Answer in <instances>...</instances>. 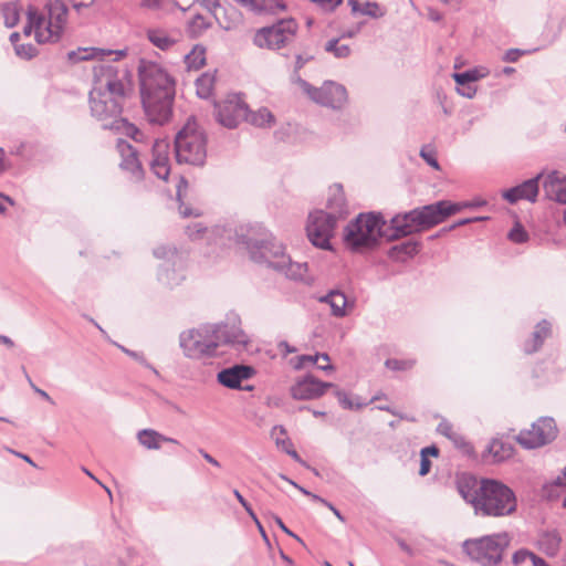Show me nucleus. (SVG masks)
Segmentation results:
<instances>
[{"instance_id":"f257e3e1","label":"nucleus","mask_w":566,"mask_h":566,"mask_svg":"<svg viewBox=\"0 0 566 566\" xmlns=\"http://www.w3.org/2000/svg\"><path fill=\"white\" fill-rule=\"evenodd\" d=\"M2 13L4 24L13 28L18 24L22 13L27 15L28 23L23 32L30 35L34 32L38 43H57L67 23L69 9L62 0H48L43 12H40L31 2L9 1L3 3Z\"/></svg>"},{"instance_id":"f03ea898","label":"nucleus","mask_w":566,"mask_h":566,"mask_svg":"<svg viewBox=\"0 0 566 566\" xmlns=\"http://www.w3.org/2000/svg\"><path fill=\"white\" fill-rule=\"evenodd\" d=\"M179 342L187 357L201 359L216 355L218 347L223 344L238 352L248 350L250 337L241 328L240 317L232 314L226 322L202 324L182 332Z\"/></svg>"},{"instance_id":"7ed1b4c3","label":"nucleus","mask_w":566,"mask_h":566,"mask_svg":"<svg viewBox=\"0 0 566 566\" xmlns=\"http://www.w3.org/2000/svg\"><path fill=\"white\" fill-rule=\"evenodd\" d=\"M245 244L254 262L265 263L290 280L312 283L313 279L307 273V263L293 262L285 253L283 244L272 235L261 240L248 239Z\"/></svg>"},{"instance_id":"20e7f679","label":"nucleus","mask_w":566,"mask_h":566,"mask_svg":"<svg viewBox=\"0 0 566 566\" xmlns=\"http://www.w3.org/2000/svg\"><path fill=\"white\" fill-rule=\"evenodd\" d=\"M396 218L397 214L387 224L379 213H360L345 228L344 240L346 245L353 251H360L373 248L380 238L391 241L407 237L408 234H398V231H396L394 224Z\"/></svg>"},{"instance_id":"39448f33","label":"nucleus","mask_w":566,"mask_h":566,"mask_svg":"<svg viewBox=\"0 0 566 566\" xmlns=\"http://www.w3.org/2000/svg\"><path fill=\"white\" fill-rule=\"evenodd\" d=\"M472 206V202L452 203L441 200L397 214V218L394 220L395 229L398 231V234L421 232L441 223L447 217L459 212L462 208Z\"/></svg>"},{"instance_id":"423d86ee","label":"nucleus","mask_w":566,"mask_h":566,"mask_svg":"<svg viewBox=\"0 0 566 566\" xmlns=\"http://www.w3.org/2000/svg\"><path fill=\"white\" fill-rule=\"evenodd\" d=\"M480 491L476 514L501 517L515 512L517 506L515 493L504 483L492 479H482Z\"/></svg>"},{"instance_id":"0eeeda50","label":"nucleus","mask_w":566,"mask_h":566,"mask_svg":"<svg viewBox=\"0 0 566 566\" xmlns=\"http://www.w3.org/2000/svg\"><path fill=\"white\" fill-rule=\"evenodd\" d=\"M178 164L201 167L207 159V134L193 118H189L175 137Z\"/></svg>"},{"instance_id":"6e6552de","label":"nucleus","mask_w":566,"mask_h":566,"mask_svg":"<svg viewBox=\"0 0 566 566\" xmlns=\"http://www.w3.org/2000/svg\"><path fill=\"white\" fill-rule=\"evenodd\" d=\"M510 543L511 536L509 533L500 532L465 539L462 549L473 562L481 566H496L502 562L503 554Z\"/></svg>"},{"instance_id":"1a4fd4ad","label":"nucleus","mask_w":566,"mask_h":566,"mask_svg":"<svg viewBox=\"0 0 566 566\" xmlns=\"http://www.w3.org/2000/svg\"><path fill=\"white\" fill-rule=\"evenodd\" d=\"M128 72L114 64H98L94 67L93 96H114L125 98L127 95Z\"/></svg>"},{"instance_id":"9d476101","label":"nucleus","mask_w":566,"mask_h":566,"mask_svg":"<svg viewBox=\"0 0 566 566\" xmlns=\"http://www.w3.org/2000/svg\"><path fill=\"white\" fill-rule=\"evenodd\" d=\"M139 81L142 96H175L174 78L157 63L143 62Z\"/></svg>"},{"instance_id":"9b49d317","label":"nucleus","mask_w":566,"mask_h":566,"mask_svg":"<svg viewBox=\"0 0 566 566\" xmlns=\"http://www.w3.org/2000/svg\"><path fill=\"white\" fill-rule=\"evenodd\" d=\"M294 81L313 102L319 105L340 109L347 103V90L339 83L325 81L321 87H314L298 75L294 77Z\"/></svg>"},{"instance_id":"f8f14e48","label":"nucleus","mask_w":566,"mask_h":566,"mask_svg":"<svg viewBox=\"0 0 566 566\" xmlns=\"http://www.w3.org/2000/svg\"><path fill=\"white\" fill-rule=\"evenodd\" d=\"M125 98H117L114 96H93L90 93V108L91 114L102 124V128L116 130L119 127L118 123L125 120L122 117L123 105Z\"/></svg>"},{"instance_id":"ddd939ff","label":"nucleus","mask_w":566,"mask_h":566,"mask_svg":"<svg viewBox=\"0 0 566 566\" xmlns=\"http://www.w3.org/2000/svg\"><path fill=\"white\" fill-rule=\"evenodd\" d=\"M297 24L295 20H281L276 24L259 30L253 41L259 48L279 50L294 39Z\"/></svg>"},{"instance_id":"4468645a","label":"nucleus","mask_w":566,"mask_h":566,"mask_svg":"<svg viewBox=\"0 0 566 566\" xmlns=\"http://www.w3.org/2000/svg\"><path fill=\"white\" fill-rule=\"evenodd\" d=\"M337 220L334 214H328L324 210H316L308 216L306 232L308 240L313 245L319 249L329 250L331 238L334 234Z\"/></svg>"},{"instance_id":"2eb2a0df","label":"nucleus","mask_w":566,"mask_h":566,"mask_svg":"<svg viewBox=\"0 0 566 566\" xmlns=\"http://www.w3.org/2000/svg\"><path fill=\"white\" fill-rule=\"evenodd\" d=\"M556 436L555 420L549 417H542L530 429L522 430L516 440L525 449H536L551 443Z\"/></svg>"},{"instance_id":"dca6fc26","label":"nucleus","mask_w":566,"mask_h":566,"mask_svg":"<svg viewBox=\"0 0 566 566\" xmlns=\"http://www.w3.org/2000/svg\"><path fill=\"white\" fill-rule=\"evenodd\" d=\"M217 120L227 128H235L247 117V104L239 95H230L216 104Z\"/></svg>"},{"instance_id":"f3484780","label":"nucleus","mask_w":566,"mask_h":566,"mask_svg":"<svg viewBox=\"0 0 566 566\" xmlns=\"http://www.w3.org/2000/svg\"><path fill=\"white\" fill-rule=\"evenodd\" d=\"M175 96H142L145 114L150 124L165 125L172 115Z\"/></svg>"},{"instance_id":"a211bd4d","label":"nucleus","mask_w":566,"mask_h":566,"mask_svg":"<svg viewBox=\"0 0 566 566\" xmlns=\"http://www.w3.org/2000/svg\"><path fill=\"white\" fill-rule=\"evenodd\" d=\"M116 148L120 156V169L127 174L130 180H143L145 170L139 159L140 149L135 148L124 139H118Z\"/></svg>"},{"instance_id":"6ab92c4d","label":"nucleus","mask_w":566,"mask_h":566,"mask_svg":"<svg viewBox=\"0 0 566 566\" xmlns=\"http://www.w3.org/2000/svg\"><path fill=\"white\" fill-rule=\"evenodd\" d=\"M154 255L157 259H163L167 264L161 265L158 271V280L167 285L178 284L181 276L177 273L176 266L180 265V256L175 247L159 245L154 249Z\"/></svg>"},{"instance_id":"aec40b11","label":"nucleus","mask_w":566,"mask_h":566,"mask_svg":"<svg viewBox=\"0 0 566 566\" xmlns=\"http://www.w3.org/2000/svg\"><path fill=\"white\" fill-rule=\"evenodd\" d=\"M150 155V170L157 178L167 180L170 174L168 140L165 138L153 139Z\"/></svg>"},{"instance_id":"412c9836","label":"nucleus","mask_w":566,"mask_h":566,"mask_svg":"<svg viewBox=\"0 0 566 566\" xmlns=\"http://www.w3.org/2000/svg\"><path fill=\"white\" fill-rule=\"evenodd\" d=\"M334 384L321 381L312 375L305 376L291 387V395L296 400H312L322 397Z\"/></svg>"},{"instance_id":"4be33fe9","label":"nucleus","mask_w":566,"mask_h":566,"mask_svg":"<svg viewBox=\"0 0 566 566\" xmlns=\"http://www.w3.org/2000/svg\"><path fill=\"white\" fill-rule=\"evenodd\" d=\"M255 374L252 366L237 364L231 367L223 368L217 374V380L229 389L252 390V386L242 387L243 380L250 379Z\"/></svg>"},{"instance_id":"5701e85b","label":"nucleus","mask_w":566,"mask_h":566,"mask_svg":"<svg viewBox=\"0 0 566 566\" xmlns=\"http://www.w3.org/2000/svg\"><path fill=\"white\" fill-rule=\"evenodd\" d=\"M543 174H538L534 178L527 179L522 184L512 187L503 192V198L510 203H515L521 199L535 202L539 190V180Z\"/></svg>"},{"instance_id":"b1692460","label":"nucleus","mask_w":566,"mask_h":566,"mask_svg":"<svg viewBox=\"0 0 566 566\" xmlns=\"http://www.w3.org/2000/svg\"><path fill=\"white\" fill-rule=\"evenodd\" d=\"M148 41L161 51H168L180 42L182 34L178 29L151 27L146 30Z\"/></svg>"},{"instance_id":"393cba45","label":"nucleus","mask_w":566,"mask_h":566,"mask_svg":"<svg viewBox=\"0 0 566 566\" xmlns=\"http://www.w3.org/2000/svg\"><path fill=\"white\" fill-rule=\"evenodd\" d=\"M326 208L328 211L325 212L328 214H334L335 220H338L339 218H343L347 214V203L342 185L335 184L329 187Z\"/></svg>"},{"instance_id":"a878e982","label":"nucleus","mask_w":566,"mask_h":566,"mask_svg":"<svg viewBox=\"0 0 566 566\" xmlns=\"http://www.w3.org/2000/svg\"><path fill=\"white\" fill-rule=\"evenodd\" d=\"M480 482L481 480L479 481L472 475L464 474L458 479L457 483L460 495L465 502L473 505L474 511L476 510V504L481 496Z\"/></svg>"},{"instance_id":"bb28decb","label":"nucleus","mask_w":566,"mask_h":566,"mask_svg":"<svg viewBox=\"0 0 566 566\" xmlns=\"http://www.w3.org/2000/svg\"><path fill=\"white\" fill-rule=\"evenodd\" d=\"M136 438L139 444L147 450H159L161 443H179L175 438L164 436L154 429H142L137 432Z\"/></svg>"},{"instance_id":"cd10ccee","label":"nucleus","mask_w":566,"mask_h":566,"mask_svg":"<svg viewBox=\"0 0 566 566\" xmlns=\"http://www.w3.org/2000/svg\"><path fill=\"white\" fill-rule=\"evenodd\" d=\"M214 18L219 25L227 31L237 29L243 22L242 13L231 4L216 10Z\"/></svg>"},{"instance_id":"c85d7f7f","label":"nucleus","mask_w":566,"mask_h":566,"mask_svg":"<svg viewBox=\"0 0 566 566\" xmlns=\"http://www.w3.org/2000/svg\"><path fill=\"white\" fill-rule=\"evenodd\" d=\"M552 334V325L546 319L541 321L536 324L531 339L524 344V352L526 354H533L537 352L544 344L545 339Z\"/></svg>"},{"instance_id":"c756f323","label":"nucleus","mask_w":566,"mask_h":566,"mask_svg":"<svg viewBox=\"0 0 566 566\" xmlns=\"http://www.w3.org/2000/svg\"><path fill=\"white\" fill-rule=\"evenodd\" d=\"M562 537L557 531H546L539 534L537 547L548 557H554L560 549Z\"/></svg>"},{"instance_id":"7c9ffc66","label":"nucleus","mask_w":566,"mask_h":566,"mask_svg":"<svg viewBox=\"0 0 566 566\" xmlns=\"http://www.w3.org/2000/svg\"><path fill=\"white\" fill-rule=\"evenodd\" d=\"M319 302L328 304L332 310V315L335 317H344L347 315V297L338 290L329 291L326 295L319 297Z\"/></svg>"},{"instance_id":"2f4dec72","label":"nucleus","mask_w":566,"mask_h":566,"mask_svg":"<svg viewBox=\"0 0 566 566\" xmlns=\"http://www.w3.org/2000/svg\"><path fill=\"white\" fill-rule=\"evenodd\" d=\"M106 54L107 55L116 54L115 60H118L120 56H124L126 53H125V51H116V52L107 51L106 52L102 49H96V48H80L76 51L69 52L67 57L71 62L75 63V62H80V61L93 60V59H96L99 56H104Z\"/></svg>"},{"instance_id":"473e14b6","label":"nucleus","mask_w":566,"mask_h":566,"mask_svg":"<svg viewBox=\"0 0 566 566\" xmlns=\"http://www.w3.org/2000/svg\"><path fill=\"white\" fill-rule=\"evenodd\" d=\"M565 182H566V177H560L558 171L549 172L543 182V189H544L545 196L549 200L557 201L558 196H559V190L563 189Z\"/></svg>"},{"instance_id":"72a5a7b5","label":"nucleus","mask_w":566,"mask_h":566,"mask_svg":"<svg viewBox=\"0 0 566 566\" xmlns=\"http://www.w3.org/2000/svg\"><path fill=\"white\" fill-rule=\"evenodd\" d=\"M489 455L493 462H502L513 454V447L510 442H505L501 439H493L486 449Z\"/></svg>"},{"instance_id":"f704fd0d","label":"nucleus","mask_w":566,"mask_h":566,"mask_svg":"<svg viewBox=\"0 0 566 566\" xmlns=\"http://www.w3.org/2000/svg\"><path fill=\"white\" fill-rule=\"evenodd\" d=\"M421 244L418 241H406L401 244L395 245L389 251V256L398 261H406L415 256L420 251Z\"/></svg>"},{"instance_id":"c9c22d12","label":"nucleus","mask_w":566,"mask_h":566,"mask_svg":"<svg viewBox=\"0 0 566 566\" xmlns=\"http://www.w3.org/2000/svg\"><path fill=\"white\" fill-rule=\"evenodd\" d=\"M119 127L115 130L130 137L135 143L147 145L150 142L145 132L136 127L134 124L125 120L117 122Z\"/></svg>"},{"instance_id":"e433bc0d","label":"nucleus","mask_w":566,"mask_h":566,"mask_svg":"<svg viewBox=\"0 0 566 566\" xmlns=\"http://www.w3.org/2000/svg\"><path fill=\"white\" fill-rule=\"evenodd\" d=\"M189 184L185 178H180L177 185V200L179 202V213L181 217L187 218L190 216H199L200 211L195 212L191 208L185 205V200L188 198Z\"/></svg>"},{"instance_id":"4c0bfd02","label":"nucleus","mask_w":566,"mask_h":566,"mask_svg":"<svg viewBox=\"0 0 566 566\" xmlns=\"http://www.w3.org/2000/svg\"><path fill=\"white\" fill-rule=\"evenodd\" d=\"M258 127L271 126L274 123V115L268 108H260L258 112L249 113L247 109L245 119Z\"/></svg>"},{"instance_id":"58836bf2","label":"nucleus","mask_w":566,"mask_h":566,"mask_svg":"<svg viewBox=\"0 0 566 566\" xmlns=\"http://www.w3.org/2000/svg\"><path fill=\"white\" fill-rule=\"evenodd\" d=\"M206 63V50L196 45L191 52L185 55V64L188 70H199Z\"/></svg>"},{"instance_id":"ea45409f","label":"nucleus","mask_w":566,"mask_h":566,"mask_svg":"<svg viewBox=\"0 0 566 566\" xmlns=\"http://www.w3.org/2000/svg\"><path fill=\"white\" fill-rule=\"evenodd\" d=\"M214 85V75L210 73H203L196 81V92L200 98H208L212 94Z\"/></svg>"},{"instance_id":"a19ab883","label":"nucleus","mask_w":566,"mask_h":566,"mask_svg":"<svg viewBox=\"0 0 566 566\" xmlns=\"http://www.w3.org/2000/svg\"><path fill=\"white\" fill-rule=\"evenodd\" d=\"M325 51L332 53L337 59H345L350 55V48L346 44H339V39H331L325 44Z\"/></svg>"},{"instance_id":"79ce46f5","label":"nucleus","mask_w":566,"mask_h":566,"mask_svg":"<svg viewBox=\"0 0 566 566\" xmlns=\"http://www.w3.org/2000/svg\"><path fill=\"white\" fill-rule=\"evenodd\" d=\"M416 363L415 358H388L385 361V366L392 371H408L415 367Z\"/></svg>"},{"instance_id":"37998d69","label":"nucleus","mask_w":566,"mask_h":566,"mask_svg":"<svg viewBox=\"0 0 566 566\" xmlns=\"http://www.w3.org/2000/svg\"><path fill=\"white\" fill-rule=\"evenodd\" d=\"M335 396L339 402V405L344 408V409H348V410H353V409H356V410H359L361 409L364 406H366L367 403L366 402H359V401H354L349 395L347 392H345L344 390H340V389H336L335 390ZM356 400H358V397H356Z\"/></svg>"},{"instance_id":"c03bdc74","label":"nucleus","mask_w":566,"mask_h":566,"mask_svg":"<svg viewBox=\"0 0 566 566\" xmlns=\"http://www.w3.org/2000/svg\"><path fill=\"white\" fill-rule=\"evenodd\" d=\"M210 230L202 222H193L186 228V233L191 240L209 238Z\"/></svg>"},{"instance_id":"a18cd8bd","label":"nucleus","mask_w":566,"mask_h":566,"mask_svg":"<svg viewBox=\"0 0 566 566\" xmlns=\"http://www.w3.org/2000/svg\"><path fill=\"white\" fill-rule=\"evenodd\" d=\"M123 353H125L127 356H129L130 358H133L134 360L138 361L140 365L145 366L146 368H149L150 370H153L156 375H159L158 370L153 366L150 365L147 359L145 358L144 354L143 353H139V352H135V350H130L128 348H126L125 346L120 345V344H117V343H114Z\"/></svg>"},{"instance_id":"49530a36","label":"nucleus","mask_w":566,"mask_h":566,"mask_svg":"<svg viewBox=\"0 0 566 566\" xmlns=\"http://www.w3.org/2000/svg\"><path fill=\"white\" fill-rule=\"evenodd\" d=\"M437 431H438L440 434H442V436H444V437L449 438L450 440H452V441H453L454 443H457V444L460 442V440H462V437H461L460 434H458L457 432H454V431H453V427H452V424H451L448 420H446V419H443V420L438 424V427H437Z\"/></svg>"},{"instance_id":"de8ad7c7","label":"nucleus","mask_w":566,"mask_h":566,"mask_svg":"<svg viewBox=\"0 0 566 566\" xmlns=\"http://www.w3.org/2000/svg\"><path fill=\"white\" fill-rule=\"evenodd\" d=\"M453 78L458 85L465 86L471 82L478 81L479 74L476 70H469L461 73H453Z\"/></svg>"},{"instance_id":"09e8293b","label":"nucleus","mask_w":566,"mask_h":566,"mask_svg":"<svg viewBox=\"0 0 566 566\" xmlns=\"http://www.w3.org/2000/svg\"><path fill=\"white\" fill-rule=\"evenodd\" d=\"M536 558H541V557L535 555L534 553L530 552L528 549L522 548V549L516 551L513 554L512 562L514 565L518 566V565L525 563L527 559H531L532 564L534 566Z\"/></svg>"},{"instance_id":"8fccbe9b","label":"nucleus","mask_w":566,"mask_h":566,"mask_svg":"<svg viewBox=\"0 0 566 566\" xmlns=\"http://www.w3.org/2000/svg\"><path fill=\"white\" fill-rule=\"evenodd\" d=\"M15 54L24 60H30L38 54V49L31 44H15L14 45Z\"/></svg>"},{"instance_id":"3c124183","label":"nucleus","mask_w":566,"mask_h":566,"mask_svg":"<svg viewBox=\"0 0 566 566\" xmlns=\"http://www.w3.org/2000/svg\"><path fill=\"white\" fill-rule=\"evenodd\" d=\"M509 239L514 243H524L528 240V234L520 223H516L509 232Z\"/></svg>"},{"instance_id":"603ef678","label":"nucleus","mask_w":566,"mask_h":566,"mask_svg":"<svg viewBox=\"0 0 566 566\" xmlns=\"http://www.w3.org/2000/svg\"><path fill=\"white\" fill-rule=\"evenodd\" d=\"M359 13L371 17V18H380L385 14L384 11L380 10L379 4L377 2L367 1L360 7Z\"/></svg>"},{"instance_id":"864d4df0","label":"nucleus","mask_w":566,"mask_h":566,"mask_svg":"<svg viewBox=\"0 0 566 566\" xmlns=\"http://www.w3.org/2000/svg\"><path fill=\"white\" fill-rule=\"evenodd\" d=\"M234 2L245 7L249 11L254 13H261L265 11L268 8L264 4V1L260 0H233Z\"/></svg>"},{"instance_id":"5fc2aeb1","label":"nucleus","mask_w":566,"mask_h":566,"mask_svg":"<svg viewBox=\"0 0 566 566\" xmlns=\"http://www.w3.org/2000/svg\"><path fill=\"white\" fill-rule=\"evenodd\" d=\"M276 444L277 446H281L282 449L289 454L291 455L295 461L304 464L303 460L301 459V457L298 455V453L292 448V442L290 441V439H276Z\"/></svg>"},{"instance_id":"6e6d98bb","label":"nucleus","mask_w":566,"mask_h":566,"mask_svg":"<svg viewBox=\"0 0 566 566\" xmlns=\"http://www.w3.org/2000/svg\"><path fill=\"white\" fill-rule=\"evenodd\" d=\"M420 157L432 168L439 169V163L436 158V155L432 150H428L427 147H422L420 150Z\"/></svg>"},{"instance_id":"4d7b16f0","label":"nucleus","mask_w":566,"mask_h":566,"mask_svg":"<svg viewBox=\"0 0 566 566\" xmlns=\"http://www.w3.org/2000/svg\"><path fill=\"white\" fill-rule=\"evenodd\" d=\"M530 51H524V50H520V49H510L505 52L504 56H503V61L505 62H509V63H515L518 61V59L528 53Z\"/></svg>"},{"instance_id":"13d9d810","label":"nucleus","mask_w":566,"mask_h":566,"mask_svg":"<svg viewBox=\"0 0 566 566\" xmlns=\"http://www.w3.org/2000/svg\"><path fill=\"white\" fill-rule=\"evenodd\" d=\"M209 25L205 22V19L203 17H201L200 14H197L196 17L192 18V20L190 21V28L193 30V31H197V30H206Z\"/></svg>"},{"instance_id":"bf43d9fd","label":"nucleus","mask_w":566,"mask_h":566,"mask_svg":"<svg viewBox=\"0 0 566 566\" xmlns=\"http://www.w3.org/2000/svg\"><path fill=\"white\" fill-rule=\"evenodd\" d=\"M319 359V356L318 355H303L298 358V364L296 365V368H302L304 367L305 365H314L317 363V360Z\"/></svg>"},{"instance_id":"052dcab7","label":"nucleus","mask_w":566,"mask_h":566,"mask_svg":"<svg viewBox=\"0 0 566 566\" xmlns=\"http://www.w3.org/2000/svg\"><path fill=\"white\" fill-rule=\"evenodd\" d=\"M273 520L275 522V524L285 533L287 534L289 536H292L294 537L297 542L300 543H303V541L296 535L294 534L290 528L286 527V525L283 523V521L276 516V515H273Z\"/></svg>"},{"instance_id":"680f3d73","label":"nucleus","mask_w":566,"mask_h":566,"mask_svg":"<svg viewBox=\"0 0 566 566\" xmlns=\"http://www.w3.org/2000/svg\"><path fill=\"white\" fill-rule=\"evenodd\" d=\"M430 469H431V462L428 458H426V454L423 453L420 459L419 474L421 476H424L430 472Z\"/></svg>"},{"instance_id":"e2e57ef3","label":"nucleus","mask_w":566,"mask_h":566,"mask_svg":"<svg viewBox=\"0 0 566 566\" xmlns=\"http://www.w3.org/2000/svg\"><path fill=\"white\" fill-rule=\"evenodd\" d=\"M476 90L471 86H462V88H458V93L468 98H472L475 95Z\"/></svg>"},{"instance_id":"0e129e2a","label":"nucleus","mask_w":566,"mask_h":566,"mask_svg":"<svg viewBox=\"0 0 566 566\" xmlns=\"http://www.w3.org/2000/svg\"><path fill=\"white\" fill-rule=\"evenodd\" d=\"M359 31H360V24L353 29L344 31L340 35V39H345V38L352 39V38L356 36L359 33Z\"/></svg>"},{"instance_id":"69168bd1","label":"nucleus","mask_w":566,"mask_h":566,"mask_svg":"<svg viewBox=\"0 0 566 566\" xmlns=\"http://www.w3.org/2000/svg\"><path fill=\"white\" fill-rule=\"evenodd\" d=\"M423 453L426 454V458H428V455L437 457L439 454V450L437 447L430 446V447L423 448L421 450L420 455L422 457Z\"/></svg>"},{"instance_id":"338daca9","label":"nucleus","mask_w":566,"mask_h":566,"mask_svg":"<svg viewBox=\"0 0 566 566\" xmlns=\"http://www.w3.org/2000/svg\"><path fill=\"white\" fill-rule=\"evenodd\" d=\"M199 452L207 462L211 463L214 467H220L219 461L211 457L208 452H206L202 449H200Z\"/></svg>"},{"instance_id":"774afa93","label":"nucleus","mask_w":566,"mask_h":566,"mask_svg":"<svg viewBox=\"0 0 566 566\" xmlns=\"http://www.w3.org/2000/svg\"><path fill=\"white\" fill-rule=\"evenodd\" d=\"M398 545L409 556L415 555V551L403 539H398Z\"/></svg>"}]
</instances>
